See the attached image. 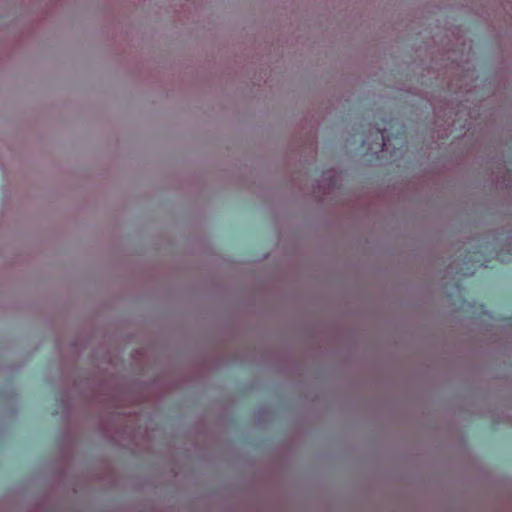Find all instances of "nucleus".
<instances>
[{
	"instance_id": "obj_2",
	"label": "nucleus",
	"mask_w": 512,
	"mask_h": 512,
	"mask_svg": "<svg viewBox=\"0 0 512 512\" xmlns=\"http://www.w3.org/2000/svg\"><path fill=\"white\" fill-rule=\"evenodd\" d=\"M369 145V150L371 152V154L373 156H375L376 158H379L380 157V153L384 151V147H385V141H384V136L380 133H375V141L374 143L372 144H368Z\"/></svg>"
},
{
	"instance_id": "obj_1",
	"label": "nucleus",
	"mask_w": 512,
	"mask_h": 512,
	"mask_svg": "<svg viewBox=\"0 0 512 512\" xmlns=\"http://www.w3.org/2000/svg\"><path fill=\"white\" fill-rule=\"evenodd\" d=\"M339 174L335 170H326L318 180V186L324 191L331 190L339 185Z\"/></svg>"
}]
</instances>
